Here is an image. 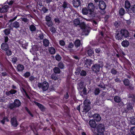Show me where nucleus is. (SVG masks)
<instances>
[{"label":"nucleus","instance_id":"obj_54","mask_svg":"<svg viewBox=\"0 0 135 135\" xmlns=\"http://www.w3.org/2000/svg\"><path fill=\"white\" fill-rule=\"evenodd\" d=\"M30 75V73L29 72H26L24 74V76L26 78H27Z\"/></svg>","mask_w":135,"mask_h":135},{"label":"nucleus","instance_id":"obj_57","mask_svg":"<svg viewBox=\"0 0 135 135\" xmlns=\"http://www.w3.org/2000/svg\"><path fill=\"white\" fill-rule=\"evenodd\" d=\"M44 35L42 33H41L39 35V36L38 37H39L40 39V40H42L44 38Z\"/></svg>","mask_w":135,"mask_h":135},{"label":"nucleus","instance_id":"obj_41","mask_svg":"<svg viewBox=\"0 0 135 135\" xmlns=\"http://www.w3.org/2000/svg\"><path fill=\"white\" fill-rule=\"evenodd\" d=\"M80 74L82 76H85L86 75V73L85 71L82 70L81 71Z\"/></svg>","mask_w":135,"mask_h":135},{"label":"nucleus","instance_id":"obj_4","mask_svg":"<svg viewBox=\"0 0 135 135\" xmlns=\"http://www.w3.org/2000/svg\"><path fill=\"white\" fill-rule=\"evenodd\" d=\"M120 34L124 37L127 38L129 36V33L128 31L125 29H122L120 31Z\"/></svg>","mask_w":135,"mask_h":135},{"label":"nucleus","instance_id":"obj_46","mask_svg":"<svg viewBox=\"0 0 135 135\" xmlns=\"http://www.w3.org/2000/svg\"><path fill=\"white\" fill-rule=\"evenodd\" d=\"M8 121L9 120L7 117H4L3 119L1 121V122L3 124H4L5 122H8Z\"/></svg>","mask_w":135,"mask_h":135},{"label":"nucleus","instance_id":"obj_35","mask_svg":"<svg viewBox=\"0 0 135 135\" xmlns=\"http://www.w3.org/2000/svg\"><path fill=\"white\" fill-rule=\"evenodd\" d=\"M131 123L133 125H135V118L134 117H132L130 120Z\"/></svg>","mask_w":135,"mask_h":135},{"label":"nucleus","instance_id":"obj_33","mask_svg":"<svg viewBox=\"0 0 135 135\" xmlns=\"http://www.w3.org/2000/svg\"><path fill=\"white\" fill-rule=\"evenodd\" d=\"M93 61L91 60L90 59H87L86 60L85 64L87 65H88L89 66H90V65L92 64Z\"/></svg>","mask_w":135,"mask_h":135},{"label":"nucleus","instance_id":"obj_61","mask_svg":"<svg viewBox=\"0 0 135 135\" xmlns=\"http://www.w3.org/2000/svg\"><path fill=\"white\" fill-rule=\"evenodd\" d=\"M109 133L108 132H105L104 133H102L100 134V135H109Z\"/></svg>","mask_w":135,"mask_h":135},{"label":"nucleus","instance_id":"obj_60","mask_svg":"<svg viewBox=\"0 0 135 135\" xmlns=\"http://www.w3.org/2000/svg\"><path fill=\"white\" fill-rule=\"evenodd\" d=\"M60 45L62 46L64 45L65 44V42L63 40H60L59 42Z\"/></svg>","mask_w":135,"mask_h":135},{"label":"nucleus","instance_id":"obj_62","mask_svg":"<svg viewBox=\"0 0 135 135\" xmlns=\"http://www.w3.org/2000/svg\"><path fill=\"white\" fill-rule=\"evenodd\" d=\"M82 92L85 95L86 94V89H85V88H83Z\"/></svg>","mask_w":135,"mask_h":135},{"label":"nucleus","instance_id":"obj_15","mask_svg":"<svg viewBox=\"0 0 135 135\" xmlns=\"http://www.w3.org/2000/svg\"><path fill=\"white\" fill-rule=\"evenodd\" d=\"M49 52L51 54H54L55 53V49L52 47H50L49 48Z\"/></svg>","mask_w":135,"mask_h":135},{"label":"nucleus","instance_id":"obj_26","mask_svg":"<svg viewBox=\"0 0 135 135\" xmlns=\"http://www.w3.org/2000/svg\"><path fill=\"white\" fill-rule=\"evenodd\" d=\"M123 83L124 85L128 86L129 85L130 82L129 80L128 79H125L123 81Z\"/></svg>","mask_w":135,"mask_h":135},{"label":"nucleus","instance_id":"obj_13","mask_svg":"<svg viewBox=\"0 0 135 135\" xmlns=\"http://www.w3.org/2000/svg\"><path fill=\"white\" fill-rule=\"evenodd\" d=\"M132 105H133L132 103H130L128 104L127 106V109L128 110H131L130 111L131 112H132V111H133Z\"/></svg>","mask_w":135,"mask_h":135},{"label":"nucleus","instance_id":"obj_55","mask_svg":"<svg viewBox=\"0 0 135 135\" xmlns=\"http://www.w3.org/2000/svg\"><path fill=\"white\" fill-rule=\"evenodd\" d=\"M25 109L27 111V112L32 117H33V115L31 114L30 111L28 109V108L26 107H25Z\"/></svg>","mask_w":135,"mask_h":135},{"label":"nucleus","instance_id":"obj_11","mask_svg":"<svg viewBox=\"0 0 135 135\" xmlns=\"http://www.w3.org/2000/svg\"><path fill=\"white\" fill-rule=\"evenodd\" d=\"M11 122L12 125L14 127H16L18 125L16 118L15 117L12 118Z\"/></svg>","mask_w":135,"mask_h":135},{"label":"nucleus","instance_id":"obj_48","mask_svg":"<svg viewBox=\"0 0 135 135\" xmlns=\"http://www.w3.org/2000/svg\"><path fill=\"white\" fill-rule=\"evenodd\" d=\"M6 51V54L7 56H10L12 54V51L11 50H7Z\"/></svg>","mask_w":135,"mask_h":135},{"label":"nucleus","instance_id":"obj_25","mask_svg":"<svg viewBox=\"0 0 135 135\" xmlns=\"http://www.w3.org/2000/svg\"><path fill=\"white\" fill-rule=\"evenodd\" d=\"M89 106L90 105H85L83 109V110L84 112H86L89 111L90 109Z\"/></svg>","mask_w":135,"mask_h":135},{"label":"nucleus","instance_id":"obj_52","mask_svg":"<svg viewBox=\"0 0 135 135\" xmlns=\"http://www.w3.org/2000/svg\"><path fill=\"white\" fill-rule=\"evenodd\" d=\"M46 21L47 22L51 21V18L50 17L48 16H46L45 17Z\"/></svg>","mask_w":135,"mask_h":135},{"label":"nucleus","instance_id":"obj_16","mask_svg":"<svg viewBox=\"0 0 135 135\" xmlns=\"http://www.w3.org/2000/svg\"><path fill=\"white\" fill-rule=\"evenodd\" d=\"M14 103L16 107H18L21 105V102L18 99L15 100Z\"/></svg>","mask_w":135,"mask_h":135},{"label":"nucleus","instance_id":"obj_45","mask_svg":"<svg viewBox=\"0 0 135 135\" xmlns=\"http://www.w3.org/2000/svg\"><path fill=\"white\" fill-rule=\"evenodd\" d=\"M100 91V90L98 88H97L95 90L94 92V94L95 95H97L99 94Z\"/></svg>","mask_w":135,"mask_h":135},{"label":"nucleus","instance_id":"obj_49","mask_svg":"<svg viewBox=\"0 0 135 135\" xmlns=\"http://www.w3.org/2000/svg\"><path fill=\"white\" fill-rule=\"evenodd\" d=\"M7 3L9 5H11L13 3V1L12 0H7L6 2V3Z\"/></svg>","mask_w":135,"mask_h":135},{"label":"nucleus","instance_id":"obj_43","mask_svg":"<svg viewBox=\"0 0 135 135\" xmlns=\"http://www.w3.org/2000/svg\"><path fill=\"white\" fill-rule=\"evenodd\" d=\"M51 77L52 79L54 80H56L58 78L56 75L55 74H52L51 76Z\"/></svg>","mask_w":135,"mask_h":135},{"label":"nucleus","instance_id":"obj_20","mask_svg":"<svg viewBox=\"0 0 135 135\" xmlns=\"http://www.w3.org/2000/svg\"><path fill=\"white\" fill-rule=\"evenodd\" d=\"M43 43L45 46L47 47L49 46V41L47 39H45L43 41Z\"/></svg>","mask_w":135,"mask_h":135},{"label":"nucleus","instance_id":"obj_27","mask_svg":"<svg viewBox=\"0 0 135 135\" xmlns=\"http://www.w3.org/2000/svg\"><path fill=\"white\" fill-rule=\"evenodd\" d=\"M123 37V36L120 33V34L117 33L115 36V38L116 39L118 40L122 39Z\"/></svg>","mask_w":135,"mask_h":135},{"label":"nucleus","instance_id":"obj_32","mask_svg":"<svg viewBox=\"0 0 135 135\" xmlns=\"http://www.w3.org/2000/svg\"><path fill=\"white\" fill-rule=\"evenodd\" d=\"M84 105H90V101L88 99L85 100L84 101Z\"/></svg>","mask_w":135,"mask_h":135},{"label":"nucleus","instance_id":"obj_30","mask_svg":"<svg viewBox=\"0 0 135 135\" xmlns=\"http://www.w3.org/2000/svg\"><path fill=\"white\" fill-rule=\"evenodd\" d=\"M78 89H81L84 88L83 83L82 82H80L78 84Z\"/></svg>","mask_w":135,"mask_h":135},{"label":"nucleus","instance_id":"obj_34","mask_svg":"<svg viewBox=\"0 0 135 135\" xmlns=\"http://www.w3.org/2000/svg\"><path fill=\"white\" fill-rule=\"evenodd\" d=\"M127 9V12L129 14L132 12L135 13V9Z\"/></svg>","mask_w":135,"mask_h":135},{"label":"nucleus","instance_id":"obj_63","mask_svg":"<svg viewBox=\"0 0 135 135\" xmlns=\"http://www.w3.org/2000/svg\"><path fill=\"white\" fill-rule=\"evenodd\" d=\"M95 52L96 53H99L100 51V49H97L95 50Z\"/></svg>","mask_w":135,"mask_h":135},{"label":"nucleus","instance_id":"obj_5","mask_svg":"<svg viewBox=\"0 0 135 135\" xmlns=\"http://www.w3.org/2000/svg\"><path fill=\"white\" fill-rule=\"evenodd\" d=\"M98 132L100 134L103 133L105 130L104 125L102 124H99L97 127Z\"/></svg>","mask_w":135,"mask_h":135},{"label":"nucleus","instance_id":"obj_58","mask_svg":"<svg viewBox=\"0 0 135 135\" xmlns=\"http://www.w3.org/2000/svg\"><path fill=\"white\" fill-rule=\"evenodd\" d=\"M16 92V91L13 89H12L9 91V93L12 94H14Z\"/></svg>","mask_w":135,"mask_h":135},{"label":"nucleus","instance_id":"obj_40","mask_svg":"<svg viewBox=\"0 0 135 135\" xmlns=\"http://www.w3.org/2000/svg\"><path fill=\"white\" fill-rule=\"evenodd\" d=\"M46 24L49 27H51L53 25V23L51 21L47 22Z\"/></svg>","mask_w":135,"mask_h":135},{"label":"nucleus","instance_id":"obj_38","mask_svg":"<svg viewBox=\"0 0 135 135\" xmlns=\"http://www.w3.org/2000/svg\"><path fill=\"white\" fill-rule=\"evenodd\" d=\"M80 22L78 19H76L74 21V23L76 25H79L80 24Z\"/></svg>","mask_w":135,"mask_h":135},{"label":"nucleus","instance_id":"obj_17","mask_svg":"<svg viewBox=\"0 0 135 135\" xmlns=\"http://www.w3.org/2000/svg\"><path fill=\"white\" fill-rule=\"evenodd\" d=\"M131 6L130 2L128 1H126L125 2V7L126 8H129Z\"/></svg>","mask_w":135,"mask_h":135},{"label":"nucleus","instance_id":"obj_9","mask_svg":"<svg viewBox=\"0 0 135 135\" xmlns=\"http://www.w3.org/2000/svg\"><path fill=\"white\" fill-rule=\"evenodd\" d=\"M89 123L90 126L92 128L94 129L95 128L97 124L94 120H90Z\"/></svg>","mask_w":135,"mask_h":135},{"label":"nucleus","instance_id":"obj_10","mask_svg":"<svg viewBox=\"0 0 135 135\" xmlns=\"http://www.w3.org/2000/svg\"><path fill=\"white\" fill-rule=\"evenodd\" d=\"M93 118L97 122L99 121L101 119L100 115L97 114H95L93 115Z\"/></svg>","mask_w":135,"mask_h":135},{"label":"nucleus","instance_id":"obj_6","mask_svg":"<svg viewBox=\"0 0 135 135\" xmlns=\"http://www.w3.org/2000/svg\"><path fill=\"white\" fill-rule=\"evenodd\" d=\"M73 4L75 8H77L80 4V0H73Z\"/></svg>","mask_w":135,"mask_h":135},{"label":"nucleus","instance_id":"obj_8","mask_svg":"<svg viewBox=\"0 0 135 135\" xmlns=\"http://www.w3.org/2000/svg\"><path fill=\"white\" fill-rule=\"evenodd\" d=\"M99 8H105L106 6L105 3L103 1H100L99 2Z\"/></svg>","mask_w":135,"mask_h":135},{"label":"nucleus","instance_id":"obj_39","mask_svg":"<svg viewBox=\"0 0 135 135\" xmlns=\"http://www.w3.org/2000/svg\"><path fill=\"white\" fill-rule=\"evenodd\" d=\"M119 12L120 15H123L125 13L124 9H120L119 11Z\"/></svg>","mask_w":135,"mask_h":135},{"label":"nucleus","instance_id":"obj_18","mask_svg":"<svg viewBox=\"0 0 135 135\" xmlns=\"http://www.w3.org/2000/svg\"><path fill=\"white\" fill-rule=\"evenodd\" d=\"M17 69L18 71H22L24 69V67L22 65L19 64L17 66Z\"/></svg>","mask_w":135,"mask_h":135},{"label":"nucleus","instance_id":"obj_42","mask_svg":"<svg viewBox=\"0 0 135 135\" xmlns=\"http://www.w3.org/2000/svg\"><path fill=\"white\" fill-rule=\"evenodd\" d=\"M4 32L5 35H7L10 33V30L9 29H6L4 30Z\"/></svg>","mask_w":135,"mask_h":135},{"label":"nucleus","instance_id":"obj_53","mask_svg":"<svg viewBox=\"0 0 135 135\" xmlns=\"http://www.w3.org/2000/svg\"><path fill=\"white\" fill-rule=\"evenodd\" d=\"M74 46L73 44L72 43H69V44L67 46V47L69 48H72Z\"/></svg>","mask_w":135,"mask_h":135},{"label":"nucleus","instance_id":"obj_56","mask_svg":"<svg viewBox=\"0 0 135 135\" xmlns=\"http://www.w3.org/2000/svg\"><path fill=\"white\" fill-rule=\"evenodd\" d=\"M111 73L113 74H116L117 71L114 69H112L111 70Z\"/></svg>","mask_w":135,"mask_h":135},{"label":"nucleus","instance_id":"obj_19","mask_svg":"<svg viewBox=\"0 0 135 135\" xmlns=\"http://www.w3.org/2000/svg\"><path fill=\"white\" fill-rule=\"evenodd\" d=\"M62 6L64 8H71V6L70 4L66 2H64L62 5Z\"/></svg>","mask_w":135,"mask_h":135},{"label":"nucleus","instance_id":"obj_64","mask_svg":"<svg viewBox=\"0 0 135 135\" xmlns=\"http://www.w3.org/2000/svg\"><path fill=\"white\" fill-rule=\"evenodd\" d=\"M22 20L23 21L26 22H28V20L26 18H22Z\"/></svg>","mask_w":135,"mask_h":135},{"label":"nucleus","instance_id":"obj_59","mask_svg":"<svg viewBox=\"0 0 135 135\" xmlns=\"http://www.w3.org/2000/svg\"><path fill=\"white\" fill-rule=\"evenodd\" d=\"M9 107L11 109H12L16 107L15 106L14 103L10 104L9 105Z\"/></svg>","mask_w":135,"mask_h":135},{"label":"nucleus","instance_id":"obj_24","mask_svg":"<svg viewBox=\"0 0 135 135\" xmlns=\"http://www.w3.org/2000/svg\"><path fill=\"white\" fill-rule=\"evenodd\" d=\"M88 55L90 56H92L94 55V51L90 49L87 51Z\"/></svg>","mask_w":135,"mask_h":135},{"label":"nucleus","instance_id":"obj_51","mask_svg":"<svg viewBox=\"0 0 135 135\" xmlns=\"http://www.w3.org/2000/svg\"><path fill=\"white\" fill-rule=\"evenodd\" d=\"M50 30L51 32L53 33H55L56 31V30L55 28L52 27L50 29Z\"/></svg>","mask_w":135,"mask_h":135},{"label":"nucleus","instance_id":"obj_2","mask_svg":"<svg viewBox=\"0 0 135 135\" xmlns=\"http://www.w3.org/2000/svg\"><path fill=\"white\" fill-rule=\"evenodd\" d=\"M39 88H41L43 90H46L49 87V84L46 81H44L42 83H39L38 84Z\"/></svg>","mask_w":135,"mask_h":135},{"label":"nucleus","instance_id":"obj_12","mask_svg":"<svg viewBox=\"0 0 135 135\" xmlns=\"http://www.w3.org/2000/svg\"><path fill=\"white\" fill-rule=\"evenodd\" d=\"M101 66L100 65L95 64L92 67L93 69H95V71L96 72H99V71L100 68Z\"/></svg>","mask_w":135,"mask_h":135},{"label":"nucleus","instance_id":"obj_14","mask_svg":"<svg viewBox=\"0 0 135 135\" xmlns=\"http://www.w3.org/2000/svg\"><path fill=\"white\" fill-rule=\"evenodd\" d=\"M129 43L127 40L123 41L122 43V45L124 47H127L129 45Z\"/></svg>","mask_w":135,"mask_h":135},{"label":"nucleus","instance_id":"obj_50","mask_svg":"<svg viewBox=\"0 0 135 135\" xmlns=\"http://www.w3.org/2000/svg\"><path fill=\"white\" fill-rule=\"evenodd\" d=\"M55 59L56 60L59 61L61 60V57L59 55H57L55 56Z\"/></svg>","mask_w":135,"mask_h":135},{"label":"nucleus","instance_id":"obj_28","mask_svg":"<svg viewBox=\"0 0 135 135\" xmlns=\"http://www.w3.org/2000/svg\"><path fill=\"white\" fill-rule=\"evenodd\" d=\"M36 104L38 107L41 110L43 111L44 110V108L42 105L37 102H36Z\"/></svg>","mask_w":135,"mask_h":135},{"label":"nucleus","instance_id":"obj_22","mask_svg":"<svg viewBox=\"0 0 135 135\" xmlns=\"http://www.w3.org/2000/svg\"><path fill=\"white\" fill-rule=\"evenodd\" d=\"M12 25L13 26L16 28H18L20 26L19 23L16 21L13 23Z\"/></svg>","mask_w":135,"mask_h":135},{"label":"nucleus","instance_id":"obj_44","mask_svg":"<svg viewBox=\"0 0 135 135\" xmlns=\"http://www.w3.org/2000/svg\"><path fill=\"white\" fill-rule=\"evenodd\" d=\"M31 30L32 31H34L36 30V28L33 25H31L30 27Z\"/></svg>","mask_w":135,"mask_h":135},{"label":"nucleus","instance_id":"obj_21","mask_svg":"<svg viewBox=\"0 0 135 135\" xmlns=\"http://www.w3.org/2000/svg\"><path fill=\"white\" fill-rule=\"evenodd\" d=\"M75 45L76 47L79 46L81 45L80 41L79 40H77L75 42Z\"/></svg>","mask_w":135,"mask_h":135},{"label":"nucleus","instance_id":"obj_3","mask_svg":"<svg viewBox=\"0 0 135 135\" xmlns=\"http://www.w3.org/2000/svg\"><path fill=\"white\" fill-rule=\"evenodd\" d=\"M81 28L83 30V34L86 35H88L90 32V28L89 26L88 25H85L84 24L83 27H81Z\"/></svg>","mask_w":135,"mask_h":135},{"label":"nucleus","instance_id":"obj_1","mask_svg":"<svg viewBox=\"0 0 135 135\" xmlns=\"http://www.w3.org/2000/svg\"><path fill=\"white\" fill-rule=\"evenodd\" d=\"M94 9H82V12L83 14L86 15L88 14L89 16L91 17L94 16Z\"/></svg>","mask_w":135,"mask_h":135},{"label":"nucleus","instance_id":"obj_31","mask_svg":"<svg viewBox=\"0 0 135 135\" xmlns=\"http://www.w3.org/2000/svg\"><path fill=\"white\" fill-rule=\"evenodd\" d=\"M130 132L132 134L135 135V127H133L131 128Z\"/></svg>","mask_w":135,"mask_h":135},{"label":"nucleus","instance_id":"obj_36","mask_svg":"<svg viewBox=\"0 0 135 135\" xmlns=\"http://www.w3.org/2000/svg\"><path fill=\"white\" fill-rule=\"evenodd\" d=\"M58 66L61 69H63L64 68V66L63 63L60 62L58 64Z\"/></svg>","mask_w":135,"mask_h":135},{"label":"nucleus","instance_id":"obj_29","mask_svg":"<svg viewBox=\"0 0 135 135\" xmlns=\"http://www.w3.org/2000/svg\"><path fill=\"white\" fill-rule=\"evenodd\" d=\"M114 101L116 102L119 103L121 100L120 98L118 96L115 97L114 98Z\"/></svg>","mask_w":135,"mask_h":135},{"label":"nucleus","instance_id":"obj_37","mask_svg":"<svg viewBox=\"0 0 135 135\" xmlns=\"http://www.w3.org/2000/svg\"><path fill=\"white\" fill-rule=\"evenodd\" d=\"M94 7V5L93 3H90L88 4V8H93Z\"/></svg>","mask_w":135,"mask_h":135},{"label":"nucleus","instance_id":"obj_23","mask_svg":"<svg viewBox=\"0 0 135 135\" xmlns=\"http://www.w3.org/2000/svg\"><path fill=\"white\" fill-rule=\"evenodd\" d=\"M54 73L56 74H59L60 72V69L57 67H55L53 69Z\"/></svg>","mask_w":135,"mask_h":135},{"label":"nucleus","instance_id":"obj_7","mask_svg":"<svg viewBox=\"0 0 135 135\" xmlns=\"http://www.w3.org/2000/svg\"><path fill=\"white\" fill-rule=\"evenodd\" d=\"M1 47L3 50L5 51L8 49L9 46L7 43H3L1 45Z\"/></svg>","mask_w":135,"mask_h":135},{"label":"nucleus","instance_id":"obj_47","mask_svg":"<svg viewBox=\"0 0 135 135\" xmlns=\"http://www.w3.org/2000/svg\"><path fill=\"white\" fill-rule=\"evenodd\" d=\"M17 60V58L16 57H14L12 58V61L14 64H15Z\"/></svg>","mask_w":135,"mask_h":135}]
</instances>
